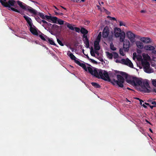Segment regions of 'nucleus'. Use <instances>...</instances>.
Returning a JSON list of instances; mask_svg holds the SVG:
<instances>
[{
    "mask_svg": "<svg viewBox=\"0 0 156 156\" xmlns=\"http://www.w3.org/2000/svg\"><path fill=\"white\" fill-rule=\"evenodd\" d=\"M57 41L58 43L61 46H63L64 45L63 44L62 42V41H60L59 39L57 38Z\"/></svg>",
    "mask_w": 156,
    "mask_h": 156,
    "instance_id": "34",
    "label": "nucleus"
},
{
    "mask_svg": "<svg viewBox=\"0 0 156 156\" xmlns=\"http://www.w3.org/2000/svg\"><path fill=\"white\" fill-rule=\"evenodd\" d=\"M111 20L113 21H117L115 17H111Z\"/></svg>",
    "mask_w": 156,
    "mask_h": 156,
    "instance_id": "46",
    "label": "nucleus"
},
{
    "mask_svg": "<svg viewBox=\"0 0 156 156\" xmlns=\"http://www.w3.org/2000/svg\"><path fill=\"white\" fill-rule=\"evenodd\" d=\"M152 82L153 85L155 87H156V80H152Z\"/></svg>",
    "mask_w": 156,
    "mask_h": 156,
    "instance_id": "38",
    "label": "nucleus"
},
{
    "mask_svg": "<svg viewBox=\"0 0 156 156\" xmlns=\"http://www.w3.org/2000/svg\"><path fill=\"white\" fill-rule=\"evenodd\" d=\"M115 31L120 33L122 32L121 29L119 28H116L115 29Z\"/></svg>",
    "mask_w": 156,
    "mask_h": 156,
    "instance_id": "39",
    "label": "nucleus"
},
{
    "mask_svg": "<svg viewBox=\"0 0 156 156\" xmlns=\"http://www.w3.org/2000/svg\"><path fill=\"white\" fill-rule=\"evenodd\" d=\"M84 50L83 49L82 50V52L84 54Z\"/></svg>",
    "mask_w": 156,
    "mask_h": 156,
    "instance_id": "63",
    "label": "nucleus"
},
{
    "mask_svg": "<svg viewBox=\"0 0 156 156\" xmlns=\"http://www.w3.org/2000/svg\"><path fill=\"white\" fill-rule=\"evenodd\" d=\"M149 106L150 107V108L152 109L153 108L155 107H156V105H150Z\"/></svg>",
    "mask_w": 156,
    "mask_h": 156,
    "instance_id": "48",
    "label": "nucleus"
},
{
    "mask_svg": "<svg viewBox=\"0 0 156 156\" xmlns=\"http://www.w3.org/2000/svg\"><path fill=\"white\" fill-rule=\"evenodd\" d=\"M120 35L119 36L120 37H125V33L124 32L122 31V32H121L120 33Z\"/></svg>",
    "mask_w": 156,
    "mask_h": 156,
    "instance_id": "35",
    "label": "nucleus"
},
{
    "mask_svg": "<svg viewBox=\"0 0 156 156\" xmlns=\"http://www.w3.org/2000/svg\"><path fill=\"white\" fill-rule=\"evenodd\" d=\"M51 16H48V15H45V17L46 18V19H47V20H50L51 19Z\"/></svg>",
    "mask_w": 156,
    "mask_h": 156,
    "instance_id": "42",
    "label": "nucleus"
},
{
    "mask_svg": "<svg viewBox=\"0 0 156 156\" xmlns=\"http://www.w3.org/2000/svg\"><path fill=\"white\" fill-rule=\"evenodd\" d=\"M119 25L120 26H126V24L125 23H123L122 22L120 21H119Z\"/></svg>",
    "mask_w": 156,
    "mask_h": 156,
    "instance_id": "36",
    "label": "nucleus"
},
{
    "mask_svg": "<svg viewBox=\"0 0 156 156\" xmlns=\"http://www.w3.org/2000/svg\"><path fill=\"white\" fill-rule=\"evenodd\" d=\"M144 49L146 50L151 51L155 49V48L151 45H145L144 47Z\"/></svg>",
    "mask_w": 156,
    "mask_h": 156,
    "instance_id": "16",
    "label": "nucleus"
},
{
    "mask_svg": "<svg viewBox=\"0 0 156 156\" xmlns=\"http://www.w3.org/2000/svg\"><path fill=\"white\" fill-rule=\"evenodd\" d=\"M98 50H95V53H96L97 55H99V53L97 51Z\"/></svg>",
    "mask_w": 156,
    "mask_h": 156,
    "instance_id": "54",
    "label": "nucleus"
},
{
    "mask_svg": "<svg viewBox=\"0 0 156 156\" xmlns=\"http://www.w3.org/2000/svg\"><path fill=\"white\" fill-rule=\"evenodd\" d=\"M75 63L81 67L86 71H87V69L85 64L81 63L79 61H76Z\"/></svg>",
    "mask_w": 156,
    "mask_h": 156,
    "instance_id": "12",
    "label": "nucleus"
},
{
    "mask_svg": "<svg viewBox=\"0 0 156 156\" xmlns=\"http://www.w3.org/2000/svg\"><path fill=\"white\" fill-rule=\"evenodd\" d=\"M7 0H0V2L2 5L5 7H8L11 9L14 12H17L21 14L24 15V11L22 10H18L15 8L11 7V6H14L15 3V1L14 0H8V1Z\"/></svg>",
    "mask_w": 156,
    "mask_h": 156,
    "instance_id": "4",
    "label": "nucleus"
},
{
    "mask_svg": "<svg viewBox=\"0 0 156 156\" xmlns=\"http://www.w3.org/2000/svg\"><path fill=\"white\" fill-rule=\"evenodd\" d=\"M95 52L94 51H90V53L91 55L93 57H95V55L94 53Z\"/></svg>",
    "mask_w": 156,
    "mask_h": 156,
    "instance_id": "43",
    "label": "nucleus"
},
{
    "mask_svg": "<svg viewBox=\"0 0 156 156\" xmlns=\"http://www.w3.org/2000/svg\"><path fill=\"white\" fill-rule=\"evenodd\" d=\"M124 38L125 37H120L119 39L120 41L121 42H124Z\"/></svg>",
    "mask_w": 156,
    "mask_h": 156,
    "instance_id": "41",
    "label": "nucleus"
},
{
    "mask_svg": "<svg viewBox=\"0 0 156 156\" xmlns=\"http://www.w3.org/2000/svg\"><path fill=\"white\" fill-rule=\"evenodd\" d=\"M139 101H140V105H142V102H144L143 101V100H141V99H140V100Z\"/></svg>",
    "mask_w": 156,
    "mask_h": 156,
    "instance_id": "49",
    "label": "nucleus"
},
{
    "mask_svg": "<svg viewBox=\"0 0 156 156\" xmlns=\"http://www.w3.org/2000/svg\"><path fill=\"white\" fill-rule=\"evenodd\" d=\"M145 12V11L144 10H142L141 11V13H143V12Z\"/></svg>",
    "mask_w": 156,
    "mask_h": 156,
    "instance_id": "61",
    "label": "nucleus"
},
{
    "mask_svg": "<svg viewBox=\"0 0 156 156\" xmlns=\"http://www.w3.org/2000/svg\"><path fill=\"white\" fill-rule=\"evenodd\" d=\"M120 73L122 76L119 74L117 75V80L113 79L112 80L111 83L113 85H117L119 87L123 88V90H125L126 88L124 87L123 84L125 82V79L123 77L125 78L126 82L131 85L134 86H140L143 90H149L147 88H149L150 87L147 80H143L141 78L129 75L123 72H121Z\"/></svg>",
    "mask_w": 156,
    "mask_h": 156,
    "instance_id": "1",
    "label": "nucleus"
},
{
    "mask_svg": "<svg viewBox=\"0 0 156 156\" xmlns=\"http://www.w3.org/2000/svg\"><path fill=\"white\" fill-rule=\"evenodd\" d=\"M140 40L143 42L146 43H149L151 42V39L149 37H142L140 38Z\"/></svg>",
    "mask_w": 156,
    "mask_h": 156,
    "instance_id": "13",
    "label": "nucleus"
},
{
    "mask_svg": "<svg viewBox=\"0 0 156 156\" xmlns=\"http://www.w3.org/2000/svg\"><path fill=\"white\" fill-rule=\"evenodd\" d=\"M23 17L26 20V21H29V20H31V19L29 17L24 15L23 16Z\"/></svg>",
    "mask_w": 156,
    "mask_h": 156,
    "instance_id": "30",
    "label": "nucleus"
},
{
    "mask_svg": "<svg viewBox=\"0 0 156 156\" xmlns=\"http://www.w3.org/2000/svg\"><path fill=\"white\" fill-rule=\"evenodd\" d=\"M137 52L138 53L140 54L141 52V50L137 49Z\"/></svg>",
    "mask_w": 156,
    "mask_h": 156,
    "instance_id": "45",
    "label": "nucleus"
},
{
    "mask_svg": "<svg viewBox=\"0 0 156 156\" xmlns=\"http://www.w3.org/2000/svg\"><path fill=\"white\" fill-rule=\"evenodd\" d=\"M31 21L32 20L27 21V23L28 24L30 27H31V26H32V23H31Z\"/></svg>",
    "mask_w": 156,
    "mask_h": 156,
    "instance_id": "40",
    "label": "nucleus"
},
{
    "mask_svg": "<svg viewBox=\"0 0 156 156\" xmlns=\"http://www.w3.org/2000/svg\"><path fill=\"white\" fill-rule=\"evenodd\" d=\"M145 121H146V122H147V123H148L149 124H151V122H149V121H148L147 120H146H146H145Z\"/></svg>",
    "mask_w": 156,
    "mask_h": 156,
    "instance_id": "57",
    "label": "nucleus"
},
{
    "mask_svg": "<svg viewBox=\"0 0 156 156\" xmlns=\"http://www.w3.org/2000/svg\"><path fill=\"white\" fill-rule=\"evenodd\" d=\"M69 56L71 59L74 60L75 62L76 61H78V60H76V59L77 58L72 53H70Z\"/></svg>",
    "mask_w": 156,
    "mask_h": 156,
    "instance_id": "20",
    "label": "nucleus"
},
{
    "mask_svg": "<svg viewBox=\"0 0 156 156\" xmlns=\"http://www.w3.org/2000/svg\"><path fill=\"white\" fill-rule=\"evenodd\" d=\"M100 41H95L94 42V50H99L100 49V47L99 45V42Z\"/></svg>",
    "mask_w": 156,
    "mask_h": 156,
    "instance_id": "14",
    "label": "nucleus"
},
{
    "mask_svg": "<svg viewBox=\"0 0 156 156\" xmlns=\"http://www.w3.org/2000/svg\"><path fill=\"white\" fill-rule=\"evenodd\" d=\"M94 51L93 47H91L90 48V51Z\"/></svg>",
    "mask_w": 156,
    "mask_h": 156,
    "instance_id": "55",
    "label": "nucleus"
},
{
    "mask_svg": "<svg viewBox=\"0 0 156 156\" xmlns=\"http://www.w3.org/2000/svg\"><path fill=\"white\" fill-rule=\"evenodd\" d=\"M42 22H43L44 23L46 24H47V22H46V21L43 20H42Z\"/></svg>",
    "mask_w": 156,
    "mask_h": 156,
    "instance_id": "47",
    "label": "nucleus"
},
{
    "mask_svg": "<svg viewBox=\"0 0 156 156\" xmlns=\"http://www.w3.org/2000/svg\"><path fill=\"white\" fill-rule=\"evenodd\" d=\"M110 48L113 51H115L116 48L114 47V45L112 43L110 44Z\"/></svg>",
    "mask_w": 156,
    "mask_h": 156,
    "instance_id": "32",
    "label": "nucleus"
},
{
    "mask_svg": "<svg viewBox=\"0 0 156 156\" xmlns=\"http://www.w3.org/2000/svg\"><path fill=\"white\" fill-rule=\"evenodd\" d=\"M44 34H41L39 35V36L44 41H47V40L46 39V36H45V37H44Z\"/></svg>",
    "mask_w": 156,
    "mask_h": 156,
    "instance_id": "24",
    "label": "nucleus"
},
{
    "mask_svg": "<svg viewBox=\"0 0 156 156\" xmlns=\"http://www.w3.org/2000/svg\"><path fill=\"white\" fill-rule=\"evenodd\" d=\"M109 31L108 27H105L103 30L102 33V37L103 38L107 37L109 34Z\"/></svg>",
    "mask_w": 156,
    "mask_h": 156,
    "instance_id": "9",
    "label": "nucleus"
},
{
    "mask_svg": "<svg viewBox=\"0 0 156 156\" xmlns=\"http://www.w3.org/2000/svg\"><path fill=\"white\" fill-rule=\"evenodd\" d=\"M143 56L144 59V61H147V60H148L150 58V56L147 54L143 55Z\"/></svg>",
    "mask_w": 156,
    "mask_h": 156,
    "instance_id": "25",
    "label": "nucleus"
},
{
    "mask_svg": "<svg viewBox=\"0 0 156 156\" xmlns=\"http://www.w3.org/2000/svg\"><path fill=\"white\" fill-rule=\"evenodd\" d=\"M135 99L137 100H138L139 101L140 100V99L139 98H135Z\"/></svg>",
    "mask_w": 156,
    "mask_h": 156,
    "instance_id": "60",
    "label": "nucleus"
},
{
    "mask_svg": "<svg viewBox=\"0 0 156 156\" xmlns=\"http://www.w3.org/2000/svg\"><path fill=\"white\" fill-rule=\"evenodd\" d=\"M57 21L58 23L60 25H62L64 24V21L60 19L58 20Z\"/></svg>",
    "mask_w": 156,
    "mask_h": 156,
    "instance_id": "31",
    "label": "nucleus"
},
{
    "mask_svg": "<svg viewBox=\"0 0 156 156\" xmlns=\"http://www.w3.org/2000/svg\"><path fill=\"white\" fill-rule=\"evenodd\" d=\"M67 27L69 29L72 30H75V31L76 32L79 33L80 32V29L77 27H74L73 26L72 24H71L69 23H67Z\"/></svg>",
    "mask_w": 156,
    "mask_h": 156,
    "instance_id": "10",
    "label": "nucleus"
},
{
    "mask_svg": "<svg viewBox=\"0 0 156 156\" xmlns=\"http://www.w3.org/2000/svg\"><path fill=\"white\" fill-rule=\"evenodd\" d=\"M46 38L47 40V41H48L50 44L55 46L56 45V44L55 43L54 41L52 39H50L47 36L46 37Z\"/></svg>",
    "mask_w": 156,
    "mask_h": 156,
    "instance_id": "18",
    "label": "nucleus"
},
{
    "mask_svg": "<svg viewBox=\"0 0 156 156\" xmlns=\"http://www.w3.org/2000/svg\"><path fill=\"white\" fill-rule=\"evenodd\" d=\"M87 70L92 75L98 78H101L105 80H106L111 82V80L110 78L108 73L102 70H98V72L96 69H94L93 70V69L90 67H88L87 68Z\"/></svg>",
    "mask_w": 156,
    "mask_h": 156,
    "instance_id": "2",
    "label": "nucleus"
},
{
    "mask_svg": "<svg viewBox=\"0 0 156 156\" xmlns=\"http://www.w3.org/2000/svg\"><path fill=\"white\" fill-rule=\"evenodd\" d=\"M119 53L121 55H122V56L125 55V54L123 52V49H122V48H120L119 49Z\"/></svg>",
    "mask_w": 156,
    "mask_h": 156,
    "instance_id": "33",
    "label": "nucleus"
},
{
    "mask_svg": "<svg viewBox=\"0 0 156 156\" xmlns=\"http://www.w3.org/2000/svg\"><path fill=\"white\" fill-rule=\"evenodd\" d=\"M142 105L144 108H147V106L145 105L144 104H143Z\"/></svg>",
    "mask_w": 156,
    "mask_h": 156,
    "instance_id": "51",
    "label": "nucleus"
},
{
    "mask_svg": "<svg viewBox=\"0 0 156 156\" xmlns=\"http://www.w3.org/2000/svg\"><path fill=\"white\" fill-rule=\"evenodd\" d=\"M91 84L92 86L95 88H100L101 87L100 85L97 83L92 82L91 83Z\"/></svg>",
    "mask_w": 156,
    "mask_h": 156,
    "instance_id": "21",
    "label": "nucleus"
},
{
    "mask_svg": "<svg viewBox=\"0 0 156 156\" xmlns=\"http://www.w3.org/2000/svg\"><path fill=\"white\" fill-rule=\"evenodd\" d=\"M63 13H59V14L58 15H60V16H62L63 15Z\"/></svg>",
    "mask_w": 156,
    "mask_h": 156,
    "instance_id": "62",
    "label": "nucleus"
},
{
    "mask_svg": "<svg viewBox=\"0 0 156 156\" xmlns=\"http://www.w3.org/2000/svg\"><path fill=\"white\" fill-rule=\"evenodd\" d=\"M99 60L101 61V62H104V60L102 58H100L99 59Z\"/></svg>",
    "mask_w": 156,
    "mask_h": 156,
    "instance_id": "50",
    "label": "nucleus"
},
{
    "mask_svg": "<svg viewBox=\"0 0 156 156\" xmlns=\"http://www.w3.org/2000/svg\"><path fill=\"white\" fill-rule=\"evenodd\" d=\"M152 53L154 54H156V51L155 50V49H154L153 50H152Z\"/></svg>",
    "mask_w": 156,
    "mask_h": 156,
    "instance_id": "44",
    "label": "nucleus"
},
{
    "mask_svg": "<svg viewBox=\"0 0 156 156\" xmlns=\"http://www.w3.org/2000/svg\"><path fill=\"white\" fill-rule=\"evenodd\" d=\"M97 7H98V9H100V6H99V5H97Z\"/></svg>",
    "mask_w": 156,
    "mask_h": 156,
    "instance_id": "64",
    "label": "nucleus"
},
{
    "mask_svg": "<svg viewBox=\"0 0 156 156\" xmlns=\"http://www.w3.org/2000/svg\"><path fill=\"white\" fill-rule=\"evenodd\" d=\"M115 62L116 63H120L121 61H120L118 59H116L115 60Z\"/></svg>",
    "mask_w": 156,
    "mask_h": 156,
    "instance_id": "53",
    "label": "nucleus"
},
{
    "mask_svg": "<svg viewBox=\"0 0 156 156\" xmlns=\"http://www.w3.org/2000/svg\"><path fill=\"white\" fill-rule=\"evenodd\" d=\"M83 37L84 38V39L83 40V41L84 44L86 45V47L87 48H89V41L88 39L87 36L86 35H83Z\"/></svg>",
    "mask_w": 156,
    "mask_h": 156,
    "instance_id": "11",
    "label": "nucleus"
},
{
    "mask_svg": "<svg viewBox=\"0 0 156 156\" xmlns=\"http://www.w3.org/2000/svg\"><path fill=\"white\" fill-rule=\"evenodd\" d=\"M35 19L36 21L39 23H40L41 24L42 22V20L40 19V18L38 16L36 17H35Z\"/></svg>",
    "mask_w": 156,
    "mask_h": 156,
    "instance_id": "29",
    "label": "nucleus"
},
{
    "mask_svg": "<svg viewBox=\"0 0 156 156\" xmlns=\"http://www.w3.org/2000/svg\"><path fill=\"white\" fill-rule=\"evenodd\" d=\"M30 32L33 34L37 35L38 34V32L36 30V29L32 27V26L31 27H30Z\"/></svg>",
    "mask_w": 156,
    "mask_h": 156,
    "instance_id": "15",
    "label": "nucleus"
},
{
    "mask_svg": "<svg viewBox=\"0 0 156 156\" xmlns=\"http://www.w3.org/2000/svg\"><path fill=\"white\" fill-rule=\"evenodd\" d=\"M84 55H86L87 57V58L90 61H91V62L92 63H95V64H97V61H95V60L93 59H91V58H90L89 57V56H88V55H86L85 54H84Z\"/></svg>",
    "mask_w": 156,
    "mask_h": 156,
    "instance_id": "23",
    "label": "nucleus"
},
{
    "mask_svg": "<svg viewBox=\"0 0 156 156\" xmlns=\"http://www.w3.org/2000/svg\"><path fill=\"white\" fill-rule=\"evenodd\" d=\"M58 20V18L56 17H51V20L53 23H56Z\"/></svg>",
    "mask_w": 156,
    "mask_h": 156,
    "instance_id": "26",
    "label": "nucleus"
},
{
    "mask_svg": "<svg viewBox=\"0 0 156 156\" xmlns=\"http://www.w3.org/2000/svg\"><path fill=\"white\" fill-rule=\"evenodd\" d=\"M120 63L127 65L131 68H133V65L131 61L128 58L126 59L122 58L121 60Z\"/></svg>",
    "mask_w": 156,
    "mask_h": 156,
    "instance_id": "6",
    "label": "nucleus"
},
{
    "mask_svg": "<svg viewBox=\"0 0 156 156\" xmlns=\"http://www.w3.org/2000/svg\"><path fill=\"white\" fill-rule=\"evenodd\" d=\"M144 104H145L146 105H147V106H150V104H149L148 103H146V102H145V103H144Z\"/></svg>",
    "mask_w": 156,
    "mask_h": 156,
    "instance_id": "58",
    "label": "nucleus"
},
{
    "mask_svg": "<svg viewBox=\"0 0 156 156\" xmlns=\"http://www.w3.org/2000/svg\"><path fill=\"white\" fill-rule=\"evenodd\" d=\"M17 3L20 7L24 11L29 12L34 15H37L43 19H45V16L43 13L37 12L35 9L19 0H17Z\"/></svg>",
    "mask_w": 156,
    "mask_h": 156,
    "instance_id": "3",
    "label": "nucleus"
},
{
    "mask_svg": "<svg viewBox=\"0 0 156 156\" xmlns=\"http://www.w3.org/2000/svg\"><path fill=\"white\" fill-rule=\"evenodd\" d=\"M47 25H48V26H51L52 25V24L49 23H48L47 22Z\"/></svg>",
    "mask_w": 156,
    "mask_h": 156,
    "instance_id": "52",
    "label": "nucleus"
},
{
    "mask_svg": "<svg viewBox=\"0 0 156 156\" xmlns=\"http://www.w3.org/2000/svg\"><path fill=\"white\" fill-rule=\"evenodd\" d=\"M113 58L115 59H116V58H118V57H119V55L117 52H113Z\"/></svg>",
    "mask_w": 156,
    "mask_h": 156,
    "instance_id": "27",
    "label": "nucleus"
},
{
    "mask_svg": "<svg viewBox=\"0 0 156 156\" xmlns=\"http://www.w3.org/2000/svg\"><path fill=\"white\" fill-rule=\"evenodd\" d=\"M142 64L145 72L148 73L153 72V69L150 67V64L147 61H142Z\"/></svg>",
    "mask_w": 156,
    "mask_h": 156,
    "instance_id": "5",
    "label": "nucleus"
},
{
    "mask_svg": "<svg viewBox=\"0 0 156 156\" xmlns=\"http://www.w3.org/2000/svg\"><path fill=\"white\" fill-rule=\"evenodd\" d=\"M120 33L118 32L115 31V37H119L120 35Z\"/></svg>",
    "mask_w": 156,
    "mask_h": 156,
    "instance_id": "37",
    "label": "nucleus"
},
{
    "mask_svg": "<svg viewBox=\"0 0 156 156\" xmlns=\"http://www.w3.org/2000/svg\"><path fill=\"white\" fill-rule=\"evenodd\" d=\"M127 37L132 42L135 41V35L130 31H128L126 33Z\"/></svg>",
    "mask_w": 156,
    "mask_h": 156,
    "instance_id": "7",
    "label": "nucleus"
},
{
    "mask_svg": "<svg viewBox=\"0 0 156 156\" xmlns=\"http://www.w3.org/2000/svg\"><path fill=\"white\" fill-rule=\"evenodd\" d=\"M106 53L107 57L110 59H112L113 57V54L108 52H106Z\"/></svg>",
    "mask_w": 156,
    "mask_h": 156,
    "instance_id": "22",
    "label": "nucleus"
},
{
    "mask_svg": "<svg viewBox=\"0 0 156 156\" xmlns=\"http://www.w3.org/2000/svg\"><path fill=\"white\" fill-rule=\"evenodd\" d=\"M55 15H58L59 14V12H56L55 11Z\"/></svg>",
    "mask_w": 156,
    "mask_h": 156,
    "instance_id": "56",
    "label": "nucleus"
},
{
    "mask_svg": "<svg viewBox=\"0 0 156 156\" xmlns=\"http://www.w3.org/2000/svg\"><path fill=\"white\" fill-rule=\"evenodd\" d=\"M149 130L151 133H153L152 130L151 128L149 129Z\"/></svg>",
    "mask_w": 156,
    "mask_h": 156,
    "instance_id": "59",
    "label": "nucleus"
},
{
    "mask_svg": "<svg viewBox=\"0 0 156 156\" xmlns=\"http://www.w3.org/2000/svg\"><path fill=\"white\" fill-rule=\"evenodd\" d=\"M130 46V42L129 41L127 40H125L124 41L123 44V48L125 51H128L129 50Z\"/></svg>",
    "mask_w": 156,
    "mask_h": 156,
    "instance_id": "8",
    "label": "nucleus"
},
{
    "mask_svg": "<svg viewBox=\"0 0 156 156\" xmlns=\"http://www.w3.org/2000/svg\"><path fill=\"white\" fill-rule=\"evenodd\" d=\"M101 33L100 32L99 33L98 35L97 38V39L96 41H100L101 37Z\"/></svg>",
    "mask_w": 156,
    "mask_h": 156,
    "instance_id": "28",
    "label": "nucleus"
},
{
    "mask_svg": "<svg viewBox=\"0 0 156 156\" xmlns=\"http://www.w3.org/2000/svg\"><path fill=\"white\" fill-rule=\"evenodd\" d=\"M136 44L137 47L140 49H142L144 47L143 43L140 41H136Z\"/></svg>",
    "mask_w": 156,
    "mask_h": 156,
    "instance_id": "17",
    "label": "nucleus"
},
{
    "mask_svg": "<svg viewBox=\"0 0 156 156\" xmlns=\"http://www.w3.org/2000/svg\"><path fill=\"white\" fill-rule=\"evenodd\" d=\"M80 32L82 34H83V35H85L88 33V31L84 28H82L80 30Z\"/></svg>",
    "mask_w": 156,
    "mask_h": 156,
    "instance_id": "19",
    "label": "nucleus"
}]
</instances>
